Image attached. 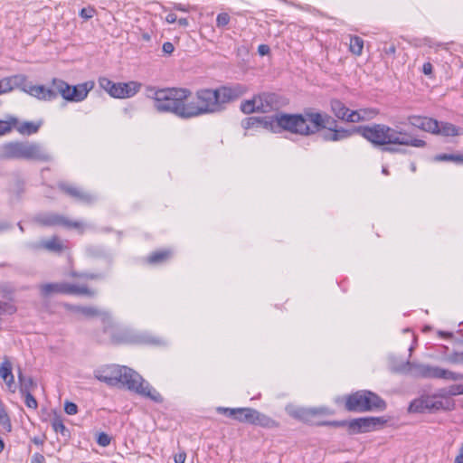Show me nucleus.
<instances>
[{"label": "nucleus", "mask_w": 463, "mask_h": 463, "mask_svg": "<svg viewBox=\"0 0 463 463\" xmlns=\"http://www.w3.org/2000/svg\"><path fill=\"white\" fill-rule=\"evenodd\" d=\"M331 110L339 119L352 123L372 118L376 114L375 110L360 109L350 111V109L338 99L331 100Z\"/></svg>", "instance_id": "13"}, {"label": "nucleus", "mask_w": 463, "mask_h": 463, "mask_svg": "<svg viewBox=\"0 0 463 463\" xmlns=\"http://www.w3.org/2000/svg\"><path fill=\"white\" fill-rule=\"evenodd\" d=\"M242 94V89H200L192 97L188 89H146V96L159 112L173 113L183 118L219 111L224 103Z\"/></svg>", "instance_id": "1"}, {"label": "nucleus", "mask_w": 463, "mask_h": 463, "mask_svg": "<svg viewBox=\"0 0 463 463\" xmlns=\"http://www.w3.org/2000/svg\"><path fill=\"white\" fill-rule=\"evenodd\" d=\"M162 51L165 54H168V55L172 54L175 51L174 44L170 42L164 43L163 46H162Z\"/></svg>", "instance_id": "48"}, {"label": "nucleus", "mask_w": 463, "mask_h": 463, "mask_svg": "<svg viewBox=\"0 0 463 463\" xmlns=\"http://www.w3.org/2000/svg\"><path fill=\"white\" fill-rule=\"evenodd\" d=\"M65 307L67 310L72 313L80 314L85 317H95L101 315V312L94 307L73 306L69 304Z\"/></svg>", "instance_id": "23"}, {"label": "nucleus", "mask_w": 463, "mask_h": 463, "mask_svg": "<svg viewBox=\"0 0 463 463\" xmlns=\"http://www.w3.org/2000/svg\"><path fill=\"white\" fill-rule=\"evenodd\" d=\"M38 129L39 125L33 122H24L18 128L19 132L24 135L34 134Z\"/></svg>", "instance_id": "32"}, {"label": "nucleus", "mask_w": 463, "mask_h": 463, "mask_svg": "<svg viewBox=\"0 0 463 463\" xmlns=\"http://www.w3.org/2000/svg\"><path fill=\"white\" fill-rule=\"evenodd\" d=\"M407 364L410 367L411 373L416 377L445 379L450 381L463 380L462 373H455L447 369L440 368L439 366L410 362H408Z\"/></svg>", "instance_id": "11"}, {"label": "nucleus", "mask_w": 463, "mask_h": 463, "mask_svg": "<svg viewBox=\"0 0 463 463\" xmlns=\"http://www.w3.org/2000/svg\"><path fill=\"white\" fill-rule=\"evenodd\" d=\"M382 150L383 152H389V153H400V152L403 151L402 149L398 148V147H394V146H383L382 148Z\"/></svg>", "instance_id": "55"}, {"label": "nucleus", "mask_w": 463, "mask_h": 463, "mask_svg": "<svg viewBox=\"0 0 463 463\" xmlns=\"http://www.w3.org/2000/svg\"><path fill=\"white\" fill-rule=\"evenodd\" d=\"M12 364L7 357L4 358V361L0 364V377L8 378L12 374Z\"/></svg>", "instance_id": "34"}, {"label": "nucleus", "mask_w": 463, "mask_h": 463, "mask_svg": "<svg viewBox=\"0 0 463 463\" xmlns=\"http://www.w3.org/2000/svg\"><path fill=\"white\" fill-rule=\"evenodd\" d=\"M231 22V16L228 13L222 12L217 14L216 26L219 29L224 30Z\"/></svg>", "instance_id": "33"}, {"label": "nucleus", "mask_w": 463, "mask_h": 463, "mask_svg": "<svg viewBox=\"0 0 463 463\" xmlns=\"http://www.w3.org/2000/svg\"><path fill=\"white\" fill-rule=\"evenodd\" d=\"M175 10H178V11H182V12H187L188 9L186 7H184V5H183L182 4H176L175 5V7H174Z\"/></svg>", "instance_id": "59"}, {"label": "nucleus", "mask_w": 463, "mask_h": 463, "mask_svg": "<svg viewBox=\"0 0 463 463\" xmlns=\"http://www.w3.org/2000/svg\"><path fill=\"white\" fill-rule=\"evenodd\" d=\"M433 71V65L430 62H425L422 65V72L425 75H431Z\"/></svg>", "instance_id": "50"}, {"label": "nucleus", "mask_w": 463, "mask_h": 463, "mask_svg": "<svg viewBox=\"0 0 463 463\" xmlns=\"http://www.w3.org/2000/svg\"><path fill=\"white\" fill-rule=\"evenodd\" d=\"M387 422L383 417H361L351 420H332L325 422L333 427L346 426L351 434H358L373 431L383 427Z\"/></svg>", "instance_id": "8"}, {"label": "nucleus", "mask_w": 463, "mask_h": 463, "mask_svg": "<svg viewBox=\"0 0 463 463\" xmlns=\"http://www.w3.org/2000/svg\"><path fill=\"white\" fill-rule=\"evenodd\" d=\"M118 342H134V343H146V344H154L160 345L162 342L160 340H156L150 336H141V337H131V338H124L123 336L118 335Z\"/></svg>", "instance_id": "29"}, {"label": "nucleus", "mask_w": 463, "mask_h": 463, "mask_svg": "<svg viewBox=\"0 0 463 463\" xmlns=\"http://www.w3.org/2000/svg\"><path fill=\"white\" fill-rule=\"evenodd\" d=\"M364 49V40L359 36H350L349 50L354 55H361Z\"/></svg>", "instance_id": "27"}, {"label": "nucleus", "mask_w": 463, "mask_h": 463, "mask_svg": "<svg viewBox=\"0 0 463 463\" xmlns=\"http://www.w3.org/2000/svg\"><path fill=\"white\" fill-rule=\"evenodd\" d=\"M408 122L410 125L426 132L432 133L437 131L438 120L431 118L422 116H410L408 118Z\"/></svg>", "instance_id": "17"}, {"label": "nucleus", "mask_w": 463, "mask_h": 463, "mask_svg": "<svg viewBox=\"0 0 463 463\" xmlns=\"http://www.w3.org/2000/svg\"><path fill=\"white\" fill-rule=\"evenodd\" d=\"M457 164H462L463 165V155H458Z\"/></svg>", "instance_id": "64"}, {"label": "nucleus", "mask_w": 463, "mask_h": 463, "mask_svg": "<svg viewBox=\"0 0 463 463\" xmlns=\"http://www.w3.org/2000/svg\"><path fill=\"white\" fill-rule=\"evenodd\" d=\"M33 442L36 445H43V439H41V438H38V437H34L33 439Z\"/></svg>", "instance_id": "61"}, {"label": "nucleus", "mask_w": 463, "mask_h": 463, "mask_svg": "<svg viewBox=\"0 0 463 463\" xmlns=\"http://www.w3.org/2000/svg\"><path fill=\"white\" fill-rule=\"evenodd\" d=\"M251 425H256L266 429H275L278 428L279 424L269 416L254 409Z\"/></svg>", "instance_id": "20"}, {"label": "nucleus", "mask_w": 463, "mask_h": 463, "mask_svg": "<svg viewBox=\"0 0 463 463\" xmlns=\"http://www.w3.org/2000/svg\"><path fill=\"white\" fill-rule=\"evenodd\" d=\"M27 87L26 77L22 74L14 75L0 80V87Z\"/></svg>", "instance_id": "24"}, {"label": "nucleus", "mask_w": 463, "mask_h": 463, "mask_svg": "<svg viewBox=\"0 0 463 463\" xmlns=\"http://www.w3.org/2000/svg\"><path fill=\"white\" fill-rule=\"evenodd\" d=\"M138 89H118V99H126L137 94Z\"/></svg>", "instance_id": "35"}, {"label": "nucleus", "mask_w": 463, "mask_h": 463, "mask_svg": "<svg viewBox=\"0 0 463 463\" xmlns=\"http://www.w3.org/2000/svg\"><path fill=\"white\" fill-rule=\"evenodd\" d=\"M270 52V48L269 45L267 44H260L259 45L258 47V52L260 53V55L261 56H264V55H267L269 54Z\"/></svg>", "instance_id": "51"}, {"label": "nucleus", "mask_w": 463, "mask_h": 463, "mask_svg": "<svg viewBox=\"0 0 463 463\" xmlns=\"http://www.w3.org/2000/svg\"><path fill=\"white\" fill-rule=\"evenodd\" d=\"M52 87H95L94 80H87L85 82L78 83V84H69L62 80L53 78L52 80Z\"/></svg>", "instance_id": "30"}, {"label": "nucleus", "mask_w": 463, "mask_h": 463, "mask_svg": "<svg viewBox=\"0 0 463 463\" xmlns=\"http://www.w3.org/2000/svg\"><path fill=\"white\" fill-rule=\"evenodd\" d=\"M217 411L236 420L237 408L218 407Z\"/></svg>", "instance_id": "37"}, {"label": "nucleus", "mask_w": 463, "mask_h": 463, "mask_svg": "<svg viewBox=\"0 0 463 463\" xmlns=\"http://www.w3.org/2000/svg\"><path fill=\"white\" fill-rule=\"evenodd\" d=\"M99 87H116V83L106 78H99Z\"/></svg>", "instance_id": "49"}, {"label": "nucleus", "mask_w": 463, "mask_h": 463, "mask_svg": "<svg viewBox=\"0 0 463 463\" xmlns=\"http://www.w3.org/2000/svg\"><path fill=\"white\" fill-rule=\"evenodd\" d=\"M22 395L24 397V402L28 408L34 409V410L37 408L38 402H37L36 399L32 395L31 392L23 393Z\"/></svg>", "instance_id": "36"}, {"label": "nucleus", "mask_w": 463, "mask_h": 463, "mask_svg": "<svg viewBox=\"0 0 463 463\" xmlns=\"http://www.w3.org/2000/svg\"><path fill=\"white\" fill-rule=\"evenodd\" d=\"M432 134H439L444 137H456L462 135L463 129L449 122L439 123L438 121L437 131L432 132Z\"/></svg>", "instance_id": "21"}, {"label": "nucleus", "mask_w": 463, "mask_h": 463, "mask_svg": "<svg viewBox=\"0 0 463 463\" xmlns=\"http://www.w3.org/2000/svg\"><path fill=\"white\" fill-rule=\"evenodd\" d=\"M173 256L171 250H159L152 252L146 258V261L149 264L156 265L166 262Z\"/></svg>", "instance_id": "22"}, {"label": "nucleus", "mask_w": 463, "mask_h": 463, "mask_svg": "<svg viewBox=\"0 0 463 463\" xmlns=\"http://www.w3.org/2000/svg\"><path fill=\"white\" fill-rule=\"evenodd\" d=\"M65 412L69 415H74L78 411V407L75 403L67 402L64 405Z\"/></svg>", "instance_id": "45"}, {"label": "nucleus", "mask_w": 463, "mask_h": 463, "mask_svg": "<svg viewBox=\"0 0 463 463\" xmlns=\"http://www.w3.org/2000/svg\"><path fill=\"white\" fill-rule=\"evenodd\" d=\"M433 396H436V399L438 398H445V397H448L449 396V390L448 389H440L438 391V392L436 394H434Z\"/></svg>", "instance_id": "54"}, {"label": "nucleus", "mask_w": 463, "mask_h": 463, "mask_svg": "<svg viewBox=\"0 0 463 463\" xmlns=\"http://www.w3.org/2000/svg\"><path fill=\"white\" fill-rule=\"evenodd\" d=\"M275 121L282 129L302 136L328 128L330 131L325 135V139L329 141H338L352 135L349 130L332 128L335 121L330 116L312 110H305L303 114H277Z\"/></svg>", "instance_id": "2"}, {"label": "nucleus", "mask_w": 463, "mask_h": 463, "mask_svg": "<svg viewBox=\"0 0 463 463\" xmlns=\"http://www.w3.org/2000/svg\"><path fill=\"white\" fill-rule=\"evenodd\" d=\"M449 360L453 364H463V353L455 352L449 356Z\"/></svg>", "instance_id": "46"}, {"label": "nucleus", "mask_w": 463, "mask_h": 463, "mask_svg": "<svg viewBox=\"0 0 463 463\" xmlns=\"http://www.w3.org/2000/svg\"><path fill=\"white\" fill-rule=\"evenodd\" d=\"M357 132L375 146L402 145L414 147H424L426 146L424 140L413 137L406 132L383 124L359 127Z\"/></svg>", "instance_id": "3"}, {"label": "nucleus", "mask_w": 463, "mask_h": 463, "mask_svg": "<svg viewBox=\"0 0 463 463\" xmlns=\"http://www.w3.org/2000/svg\"><path fill=\"white\" fill-rule=\"evenodd\" d=\"M345 409L348 411L357 412L383 411L386 409V402L378 394L361 390L346 397Z\"/></svg>", "instance_id": "6"}, {"label": "nucleus", "mask_w": 463, "mask_h": 463, "mask_svg": "<svg viewBox=\"0 0 463 463\" xmlns=\"http://www.w3.org/2000/svg\"><path fill=\"white\" fill-rule=\"evenodd\" d=\"M2 156L47 162L52 159L48 151L40 144L31 142H10L1 147Z\"/></svg>", "instance_id": "5"}, {"label": "nucleus", "mask_w": 463, "mask_h": 463, "mask_svg": "<svg viewBox=\"0 0 463 463\" xmlns=\"http://www.w3.org/2000/svg\"><path fill=\"white\" fill-rule=\"evenodd\" d=\"M439 334L440 335L444 336V337H447V338L452 337V333H450V332H442V331H440Z\"/></svg>", "instance_id": "63"}, {"label": "nucleus", "mask_w": 463, "mask_h": 463, "mask_svg": "<svg viewBox=\"0 0 463 463\" xmlns=\"http://www.w3.org/2000/svg\"><path fill=\"white\" fill-rule=\"evenodd\" d=\"M396 46L394 43L385 44L383 48V53L386 56H394Z\"/></svg>", "instance_id": "43"}, {"label": "nucleus", "mask_w": 463, "mask_h": 463, "mask_svg": "<svg viewBox=\"0 0 463 463\" xmlns=\"http://www.w3.org/2000/svg\"><path fill=\"white\" fill-rule=\"evenodd\" d=\"M15 122V119H13L12 122L0 120V136L9 132L12 128V125Z\"/></svg>", "instance_id": "40"}, {"label": "nucleus", "mask_w": 463, "mask_h": 463, "mask_svg": "<svg viewBox=\"0 0 463 463\" xmlns=\"http://www.w3.org/2000/svg\"><path fill=\"white\" fill-rule=\"evenodd\" d=\"M260 123V121L258 119V118L255 117H250L242 120L241 125L243 128L250 129L253 128L254 126H257Z\"/></svg>", "instance_id": "38"}, {"label": "nucleus", "mask_w": 463, "mask_h": 463, "mask_svg": "<svg viewBox=\"0 0 463 463\" xmlns=\"http://www.w3.org/2000/svg\"><path fill=\"white\" fill-rule=\"evenodd\" d=\"M453 402L436 399V396L423 395L411 402L408 411L410 413L435 412L438 411H450Z\"/></svg>", "instance_id": "12"}, {"label": "nucleus", "mask_w": 463, "mask_h": 463, "mask_svg": "<svg viewBox=\"0 0 463 463\" xmlns=\"http://www.w3.org/2000/svg\"><path fill=\"white\" fill-rule=\"evenodd\" d=\"M41 296L50 298L56 294L84 295L92 297L94 291L84 284H71L67 282L45 283L39 286Z\"/></svg>", "instance_id": "10"}, {"label": "nucleus", "mask_w": 463, "mask_h": 463, "mask_svg": "<svg viewBox=\"0 0 463 463\" xmlns=\"http://www.w3.org/2000/svg\"><path fill=\"white\" fill-rule=\"evenodd\" d=\"M108 90V93L112 97L116 98V89H106Z\"/></svg>", "instance_id": "62"}, {"label": "nucleus", "mask_w": 463, "mask_h": 463, "mask_svg": "<svg viewBox=\"0 0 463 463\" xmlns=\"http://www.w3.org/2000/svg\"><path fill=\"white\" fill-rule=\"evenodd\" d=\"M454 463H463V444L459 449V453L456 457Z\"/></svg>", "instance_id": "58"}, {"label": "nucleus", "mask_w": 463, "mask_h": 463, "mask_svg": "<svg viewBox=\"0 0 463 463\" xmlns=\"http://www.w3.org/2000/svg\"><path fill=\"white\" fill-rule=\"evenodd\" d=\"M36 221L43 226H64L68 229L78 230L80 232H83L86 226L83 222L71 221L65 216L54 213L39 214Z\"/></svg>", "instance_id": "14"}, {"label": "nucleus", "mask_w": 463, "mask_h": 463, "mask_svg": "<svg viewBox=\"0 0 463 463\" xmlns=\"http://www.w3.org/2000/svg\"><path fill=\"white\" fill-rule=\"evenodd\" d=\"M95 377L108 385L114 386L116 384V367L114 365L100 367L95 372Z\"/></svg>", "instance_id": "19"}, {"label": "nucleus", "mask_w": 463, "mask_h": 463, "mask_svg": "<svg viewBox=\"0 0 463 463\" xmlns=\"http://www.w3.org/2000/svg\"><path fill=\"white\" fill-rule=\"evenodd\" d=\"M52 427L55 432L61 433L62 436L68 435L69 431L60 417L56 416L52 419Z\"/></svg>", "instance_id": "31"}, {"label": "nucleus", "mask_w": 463, "mask_h": 463, "mask_svg": "<svg viewBox=\"0 0 463 463\" xmlns=\"http://www.w3.org/2000/svg\"><path fill=\"white\" fill-rule=\"evenodd\" d=\"M110 442V439L109 437L105 434V433H99V437H98V443L100 445V446H107L109 445Z\"/></svg>", "instance_id": "47"}, {"label": "nucleus", "mask_w": 463, "mask_h": 463, "mask_svg": "<svg viewBox=\"0 0 463 463\" xmlns=\"http://www.w3.org/2000/svg\"><path fill=\"white\" fill-rule=\"evenodd\" d=\"M18 381L20 384L21 394L31 392L35 387V383L33 382V378L24 376L20 369L18 372Z\"/></svg>", "instance_id": "25"}, {"label": "nucleus", "mask_w": 463, "mask_h": 463, "mask_svg": "<svg viewBox=\"0 0 463 463\" xmlns=\"http://www.w3.org/2000/svg\"><path fill=\"white\" fill-rule=\"evenodd\" d=\"M254 412L253 408L241 407L237 408L236 420L241 423L251 424L252 415Z\"/></svg>", "instance_id": "26"}, {"label": "nucleus", "mask_w": 463, "mask_h": 463, "mask_svg": "<svg viewBox=\"0 0 463 463\" xmlns=\"http://www.w3.org/2000/svg\"><path fill=\"white\" fill-rule=\"evenodd\" d=\"M141 87V84L140 83H137V82H134V81H131V82H118V87Z\"/></svg>", "instance_id": "56"}, {"label": "nucleus", "mask_w": 463, "mask_h": 463, "mask_svg": "<svg viewBox=\"0 0 463 463\" xmlns=\"http://www.w3.org/2000/svg\"><path fill=\"white\" fill-rule=\"evenodd\" d=\"M328 410L326 408H298L294 410L290 414L294 418L302 420L307 423L317 425V426H329L328 424H323L326 421L317 422L314 418L318 414H326Z\"/></svg>", "instance_id": "15"}, {"label": "nucleus", "mask_w": 463, "mask_h": 463, "mask_svg": "<svg viewBox=\"0 0 463 463\" xmlns=\"http://www.w3.org/2000/svg\"><path fill=\"white\" fill-rule=\"evenodd\" d=\"M0 425L5 430L10 432L12 430V423L10 417L5 410V406L0 400Z\"/></svg>", "instance_id": "28"}, {"label": "nucleus", "mask_w": 463, "mask_h": 463, "mask_svg": "<svg viewBox=\"0 0 463 463\" xmlns=\"http://www.w3.org/2000/svg\"><path fill=\"white\" fill-rule=\"evenodd\" d=\"M280 105L279 98L272 92H262L241 104V109L245 114L254 112L267 113L278 109Z\"/></svg>", "instance_id": "9"}, {"label": "nucleus", "mask_w": 463, "mask_h": 463, "mask_svg": "<svg viewBox=\"0 0 463 463\" xmlns=\"http://www.w3.org/2000/svg\"><path fill=\"white\" fill-rule=\"evenodd\" d=\"M448 390H449V396L463 394V385L462 384L452 385Z\"/></svg>", "instance_id": "44"}, {"label": "nucleus", "mask_w": 463, "mask_h": 463, "mask_svg": "<svg viewBox=\"0 0 463 463\" xmlns=\"http://www.w3.org/2000/svg\"><path fill=\"white\" fill-rule=\"evenodd\" d=\"M186 454L184 452L178 453L175 456V463H184Z\"/></svg>", "instance_id": "53"}, {"label": "nucleus", "mask_w": 463, "mask_h": 463, "mask_svg": "<svg viewBox=\"0 0 463 463\" xmlns=\"http://www.w3.org/2000/svg\"><path fill=\"white\" fill-rule=\"evenodd\" d=\"M5 383L6 384L7 386V389L9 392H14L15 390H16V385H15V383H14V374H10L8 376V378H3Z\"/></svg>", "instance_id": "42"}, {"label": "nucleus", "mask_w": 463, "mask_h": 463, "mask_svg": "<svg viewBox=\"0 0 463 463\" xmlns=\"http://www.w3.org/2000/svg\"><path fill=\"white\" fill-rule=\"evenodd\" d=\"M32 248L33 250H46L51 252H61L65 246L59 237L53 236L33 244Z\"/></svg>", "instance_id": "18"}, {"label": "nucleus", "mask_w": 463, "mask_h": 463, "mask_svg": "<svg viewBox=\"0 0 463 463\" xmlns=\"http://www.w3.org/2000/svg\"><path fill=\"white\" fill-rule=\"evenodd\" d=\"M165 21L168 23V24H174L177 21V16L174 13H169L166 17H165Z\"/></svg>", "instance_id": "57"}, {"label": "nucleus", "mask_w": 463, "mask_h": 463, "mask_svg": "<svg viewBox=\"0 0 463 463\" xmlns=\"http://www.w3.org/2000/svg\"><path fill=\"white\" fill-rule=\"evenodd\" d=\"M30 96L39 99L50 101L60 94L68 101L83 100L90 89H23Z\"/></svg>", "instance_id": "7"}, {"label": "nucleus", "mask_w": 463, "mask_h": 463, "mask_svg": "<svg viewBox=\"0 0 463 463\" xmlns=\"http://www.w3.org/2000/svg\"><path fill=\"white\" fill-rule=\"evenodd\" d=\"M59 187L61 191H63L65 194L71 196L80 203L90 204L96 200L94 194L74 185L62 183L59 184Z\"/></svg>", "instance_id": "16"}, {"label": "nucleus", "mask_w": 463, "mask_h": 463, "mask_svg": "<svg viewBox=\"0 0 463 463\" xmlns=\"http://www.w3.org/2000/svg\"><path fill=\"white\" fill-rule=\"evenodd\" d=\"M118 383L155 402L161 403L163 402L161 394L148 382L144 380L137 372L128 366L118 365Z\"/></svg>", "instance_id": "4"}, {"label": "nucleus", "mask_w": 463, "mask_h": 463, "mask_svg": "<svg viewBox=\"0 0 463 463\" xmlns=\"http://www.w3.org/2000/svg\"><path fill=\"white\" fill-rule=\"evenodd\" d=\"M179 25L181 26H187L188 25V19L187 18H180L177 20Z\"/></svg>", "instance_id": "60"}, {"label": "nucleus", "mask_w": 463, "mask_h": 463, "mask_svg": "<svg viewBox=\"0 0 463 463\" xmlns=\"http://www.w3.org/2000/svg\"><path fill=\"white\" fill-rule=\"evenodd\" d=\"M96 11L92 7H84L80 11V16L85 20L92 18Z\"/></svg>", "instance_id": "41"}, {"label": "nucleus", "mask_w": 463, "mask_h": 463, "mask_svg": "<svg viewBox=\"0 0 463 463\" xmlns=\"http://www.w3.org/2000/svg\"><path fill=\"white\" fill-rule=\"evenodd\" d=\"M44 457L40 453H35L32 458V463H44Z\"/></svg>", "instance_id": "52"}, {"label": "nucleus", "mask_w": 463, "mask_h": 463, "mask_svg": "<svg viewBox=\"0 0 463 463\" xmlns=\"http://www.w3.org/2000/svg\"><path fill=\"white\" fill-rule=\"evenodd\" d=\"M458 155L456 154H439L435 156V161H451L457 163Z\"/></svg>", "instance_id": "39"}]
</instances>
